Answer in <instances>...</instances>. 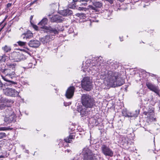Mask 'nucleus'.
Listing matches in <instances>:
<instances>
[{"instance_id":"37998d69","label":"nucleus","mask_w":160,"mask_h":160,"mask_svg":"<svg viewBox=\"0 0 160 160\" xmlns=\"http://www.w3.org/2000/svg\"><path fill=\"white\" fill-rule=\"evenodd\" d=\"M131 112H128L127 117L132 118V115H131Z\"/></svg>"},{"instance_id":"8fccbe9b","label":"nucleus","mask_w":160,"mask_h":160,"mask_svg":"<svg viewBox=\"0 0 160 160\" xmlns=\"http://www.w3.org/2000/svg\"><path fill=\"white\" fill-rule=\"evenodd\" d=\"M89 7L90 8H91L93 10H96V9L95 8V7H94L92 6L89 5Z\"/></svg>"},{"instance_id":"0eeeda50","label":"nucleus","mask_w":160,"mask_h":160,"mask_svg":"<svg viewBox=\"0 0 160 160\" xmlns=\"http://www.w3.org/2000/svg\"><path fill=\"white\" fill-rule=\"evenodd\" d=\"M7 110L9 111H6L5 113L6 116L4 118V121L7 123L14 122L16 121L17 116L13 112L11 107L8 108Z\"/></svg>"},{"instance_id":"ddd939ff","label":"nucleus","mask_w":160,"mask_h":160,"mask_svg":"<svg viewBox=\"0 0 160 160\" xmlns=\"http://www.w3.org/2000/svg\"><path fill=\"white\" fill-rule=\"evenodd\" d=\"M50 21L52 22L59 23L62 22L63 18L59 15H56L49 17Z\"/></svg>"},{"instance_id":"393cba45","label":"nucleus","mask_w":160,"mask_h":160,"mask_svg":"<svg viewBox=\"0 0 160 160\" xmlns=\"http://www.w3.org/2000/svg\"><path fill=\"white\" fill-rule=\"evenodd\" d=\"M2 100H3V102L6 104H7V105L8 107H10V106H11L14 102L11 99H3Z\"/></svg>"},{"instance_id":"cd10ccee","label":"nucleus","mask_w":160,"mask_h":160,"mask_svg":"<svg viewBox=\"0 0 160 160\" xmlns=\"http://www.w3.org/2000/svg\"><path fill=\"white\" fill-rule=\"evenodd\" d=\"M93 4L96 8H101L102 6V3L100 2H95L93 3Z\"/></svg>"},{"instance_id":"0e129e2a","label":"nucleus","mask_w":160,"mask_h":160,"mask_svg":"<svg viewBox=\"0 0 160 160\" xmlns=\"http://www.w3.org/2000/svg\"><path fill=\"white\" fill-rule=\"evenodd\" d=\"M84 5L85 6V4H86V3H84Z\"/></svg>"},{"instance_id":"5701e85b","label":"nucleus","mask_w":160,"mask_h":160,"mask_svg":"<svg viewBox=\"0 0 160 160\" xmlns=\"http://www.w3.org/2000/svg\"><path fill=\"white\" fill-rule=\"evenodd\" d=\"M8 59V57L5 54H4L2 55H0V63L5 62L6 60Z\"/></svg>"},{"instance_id":"3c124183","label":"nucleus","mask_w":160,"mask_h":160,"mask_svg":"<svg viewBox=\"0 0 160 160\" xmlns=\"http://www.w3.org/2000/svg\"><path fill=\"white\" fill-rule=\"evenodd\" d=\"M3 69L1 67H0V74H1V72L3 73Z\"/></svg>"},{"instance_id":"412c9836","label":"nucleus","mask_w":160,"mask_h":160,"mask_svg":"<svg viewBox=\"0 0 160 160\" xmlns=\"http://www.w3.org/2000/svg\"><path fill=\"white\" fill-rule=\"evenodd\" d=\"M89 123L92 124V126H97L99 124V122L95 116L91 117L89 119Z\"/></svg>"},{"instance_id":"39448f33","label":"nucleus","mask_w":160,"mask_h":160,"mask_svg":"<svg viewBox=\"0 0 160 160\" xmlns=\"http://www.w3.org/2000/svg\"><path fill=\"white\" fill-rule=\"evenodd\" d=\"M48 19L45 18H43L38 24L44 32H51L56 33L57 32V30H60L58 28V25L56 26L55 27H52L50 25L45 26L48 24Z\"/></svg>"},{"instance_id":"79ce46f5","label":"nucleus","mask_w":160,"mask_h":160,"mask_svg":"<svg viewBox=\"0 0 160 160\" xmlns=\"http://www.w3.org/2000/svg\"><path fill=\"white\" fill-rule=\"evenodd\" d=\"M32 63H29L28 64V66L27 67V68H32Z\"/></svg>"},{"instance_id":"72a5a7b5","label":"nucleus","mask_w":160,"mask_h":160,"mask_svg":"<svg viewBox=\"0 0 160 160\" xmlns=\"http://www.w3.org/2000/svg\"><path fill=\"white\" fill-rule=\"evenodd\" d=\"M122 113L123 116L127 117L128 112L126 109H123L122 111Z\"/></svg>"},{"instance_id":"13d9d810","label":"nucleus","mask_w":160,"mask_h":160,"mask_svg":"<svg viewBox=\"0 0 160 160\" xmlns=\"http://www.w3.org/2000/svg\"><path fill=\"white\" fill-rule=\"evenodd\" d=\"M119 38L120 39V40L121 41H123V39L122 38H121L120 37H119Z\"/></svg>"},{"instance_id":"2f4dec72","label":"nucleus","mask_w":160,"mask_h":160,"mask_svg":"<svg viewBox=\"0 0 160 160\" xmlns=\"http://www.w3.org/2000/svg\"><path fill=\"white\" fill-rule=\"evenodd\" d=\"M12 128L9 127H0V131H8L12 129Z\"/></svg>"},{"instance_id":"603ef678","label":"nucleus","mask_w":160,"mask_h":160,"mask_svg":"<svg viewBox=\"0 0 160 160\" xmlns=\"http://www.w3.org/2000/svg\"><path fill=\"white\" fill-rule=\"evenodd\" d=\"M21 146L23 149H25V146L24 145H22Z\"/></svg>"},{"instance_id":"6e6552de","label":"nucleus","mask_w":160,"mask_h":160,"mask_svg":"<svg viewBox=\"0 0 160 160\" xmlns=\"http://www.w3.org/2000/svg\"><path fill=\"white\" fill-rule=\"evenodd\" d=\"M92 82L90 78L88 77L84 78L81 81V86L84 90L89 91L92 88Z\"/></svg>"},{"instance_id":"de8ad7c7","label":"nucleus","mask_w":160,"mask_h":160,"mask_svg":"<svg viewBox=\"0 0 160 160\" xmlns=\"http://www.w3.org/2000/svg\"><path fill=\"white\" fill-rule=\"evenodd\" d=\"M12 3H8L7 5V8H9L11 7L12 6Z\"/></svg>"},{"instance_id":"f03ea898","label":"nucleus","mask_w":160,"mask_h":160,"mask_svg":"<svg viewBox=\"0 0 160 160\" xmlns=\"http://www.w3.org/2000/svg\"><path fill=\"white\" fill-rule=\"evenodd\" d=\"M102 58L100 56L93 58L90 63L88 61L85 63V66L83 64L82 71L86 72L87 74H90L94 75L101 68V64L103 62Z\"/></svg>"},{"instance_id":"58836bf2","label":"nucleus","mask_w":160,"mask_h":160,"mask_svg":"<svg viewBox=\"0 0 160 160\" xmlns=\"http://www.w3.org/2000/svg\"><path fill=\"white\" fill-rule=\"evenodd\" d=\"M83 110L80 108H77V111L79 112H80L81 114L82 115H82L83 113H82V112H83V111H82Z\"/></svg>"},{"instance_id":"423d86ee","label":"nucleus","mask_w":160,"mask_h":160,"mask_svg":"<svg viewBox=\"0 0 160 160\" xmlns=\"http://www.w3.org/2000/svg\"><path fill=\"white\" fill-rule=\"evenodd\" d=\"M81 100L82 104L86 108H92L95 105L93 98L88 94L82 95Z\"/></svg>"},{"instance_id":"c756f323","label":"nucleus","mask_w":160,"mask_h":160,"mask_svg":"<svg viewBox=\"0 0 160 160\" xmlns=\"http://www.w3.org/2000/svg\"><path fill=\"white\" fill-rule=\"evenodd\" d=\"M128 138H123L122 140V144L125 145H127L128 144Z\"/></svg>"},{"instance_id":"a878e982","label":"nucleus","mask_w":160,"mask_h":160,"mask_svg":"<svg viewBox=\"0 0 160 160\" xmlns=\"http://www.w3.org/2000/svg\"><path fill=\"white\" fill-rule=\"evenodd\" d=\"M50 6L52 10L51 11L52 13H54V10L58 9V4L57 3L51 4L50 5Z\"/></svg>"},{"instance_id":"c9c22d12","label":"nucleus","mask_w":160,"mask_h":160,"mask_svg":"<svg viewBox=\"0 0 160 160\" xmlns=\"http://www.w3.org/2000/svg\"><path fill=\"white\" fill-rule=\"evenodd\" d=\"M6 134L5 133L3 132H0V139L5 137Z\"/></svg>"},{"instance_id":"dca6fc26","label":"nucleus","mask_w":160,"mask_h":160,"mask_svg":"<svg viewBox=\"0 0 160 160\" xmlns=\"http://www.w3.org/2000/svg\"><path fill=\"white\" fill-rule=\"evenodd\" d=\"M144 113L145 115L147 116L152 121L156 120V118H154V109L153 108H152L150 110L147 112H144Z\"/></svg>"},{"instance_id":"5fc2aeb1","label":"nucleus","mask_w":160,"mask_h":160,"mask_svg":"<svg viewBox=\"0 0 160 160\" xmlns=\"http://www.w3.org/2000/svg\"><path fill=\"white\" fill-rule=\"evenodd\" d=\"M36 2V1L35 0V1H33V2H31L30 4L31 5H32L33 4Z\"/></svg>"},{"instance_id":"052dcab7","label":"nucleus","mask_w":160,"mask_h":160,"mask_svg":"<svg viewBox=\"0 0 160 160\" xmlns=\"http://www.w3.org/2000/svg\"><path fill=\"white\" fill-rule=\"evenodd\" d=\"M51 15L50 14H49L48 15V17H50L51 16Z\"/></svg>"},{"instance_id":"c85d7f7f","label":"nucleus","mask_w":160,"mask_h":160,"mask_svg":"<svg viewBox=\"0 0 160 160\" xmlns=\"http://www.w3.org/2000/svg\"><path fill=\"white\" fill-rule=\"evenodd\" d=\"M9 154L6 151H4L2 153V154L0 155V158H4L8 157Z\"/></svg>"},{"instance_id":"bf43d9fd","label":"nucleus","mask_w":160,"mask_h":160,"mask_svg":"<svg viewBox=\"0 0 160 160\" xmlns=\"http://www.w3.org/2000/svg\"><path fill=\"white\" fill-rule=\"evenodd\" d=\"M70 150H66L65 151H67L68 152H70Z\"/></svg>"},{"instance_id":"473e14b6","label":"nucleus","mask_w":160,"mask_h":160,"mask_svg":"<svg viewBox=\"0 0 160 160\" xmlns=\"http://www.w3.org/2000/svg\"><path fill=\"white\" fill-rule=\"evenodd\" d=\"M139 113V111L138 110H136L135 112H131V115L132 116V117L136 118L137 117Z\"/></svg>"},{"instance_id":"c03bdc74","label":"nucleus","mask_w":160,"mask_h":160,"mask_svg":"<svg viewBox=\"0 0 160 160\" xmlns=\"http://www.w3.org/2000/svg\"><path fill=\"white\" fill-rule=\"evenodd\" d=\"M3 23H2L1 25L0 26V27H1V29H2L4 28V27L5 26V25H6V23H4V24H2Z\"/></svg>"},{"instance_id":"4d7b16f0","label":"nucleus","mask_w":160,"mask_h":160,"mask_svg":"<svg viewBox=\"0 0 160 160\" xmlns=\"http://www.w3.org/2000/svg\"><path fill=\"white\" fill-rule=\"evenodd\" d=\"M32 18H33V16L31 15L30 17V20H31L32 19Z\"/></svg>"},{"instance_id":"ea45409f","label":"nucleus","mask_w":160,"mask_h":160,"mask_svg":"<svg viewBox=\"0 0 160 160\" xmlns=\"http://www.w3.org/2000/svg\"><path fill=\"white\" fill-rule=\"evenodd\" d=\"M105 15H107L108 16V17H107L106 16H105V17L107 19H109V14H110L111 13L108 12V11H107L106 12H105Z\"/></svg>"},{"instance_id":"69168bd1","label":"nucleus","mask_w":160,"mask_h":160,"mask_svg":"<svg viewBox=\"0 0 160 160\" xmlns=\"http://www.w3.org/2000/svg\"><path fill=\"white\" fill-rule=\"evenodd\" d=\"M65 146H67L66 145H65Z\"/></svg>"},{"instance_id":"6ab92c4d","label":"nucleus","mask_w":160,"mask_h":160,"mask_svg":"<svg viewBox=\"0 0 160 160\" xmlns=\"http://www.w3.org/2000/svg\"><path fill=\"white\" fill-rule=\"evenodd\" d=\"M59 13L62 16H67L71 15L72 12L70 10L66 9L60 11Z\"/></svg>"},{"instance_id":"a19ab883","label":"nucleus","mask_w":160,"mask_h":160,"mask_svg":"<svg viewBox=\"0 0 160 160\" xmlns=\"http://www.w3.org/2000/svg\"><path fill=\"white\" fill-rule=\"evenodd\" d=\"M6 83L4 84H3L1 80H0V89H1L4 86L6 85Z\"/></svg>"},{"instance_id":"f8f14e48","label":"nucleus","mask_w":160,"mask_h":160,"mask_svg":"<svg viewBox=\"0 0 160 160\" xmlns=\"http://www.w3.org/2000/svg\"><path fill=\"white\" fill-rule=\"evenodd\" d=\"M102 153L106 156L112 157L113 156V152L112 150L105 145H103L101 147Z\"/></svg>"},{"instance_id":"f3484780","label":"nucleus","mask_w":160,"mask_h":160,"mask_svg":"<svg viewBox=\"0 0 160 160\" xmlns=\"http://www.w3.org/2000/svg\"><path fill=\"white\" fill-rule=\"evenodd\" d=\"M29 46L31 47L37 48L40 45V42L39 41L36 40H30L28 43Z\"/></svg>"},{"instance_id":"b1692460","label":"nucleus","mask_w":160,"mask_h":160,"mask_svg":"<svg viewBox=\"0 0 160 160\" xmlns=\"http://www.w3.org/2000/svg\"><path fill=\"white\" fill-rule=\"evenodd\" d=\"M2 49L5 53L10 52L11 50V47L7 45L2 47Z\"/></svg>"},{"instance_id":"7c9ffc66","label":"nucleus","mask_w":160,"mask_h":160,"mask_svg":"<svg viewBox=\"0 0 160 160\" xmlns=\"http://www.w3.org/2000/svg\"><path fill=\"white\" fill-rule=\"evenodd\" d=\"M76 16L82 18H84L86 17V14L83 13H77Z\"/></svg>"},{"instance_id":"e433bc0d","label":"nucleus","mask_w":160,"mask_h":160,"mask_svg":"<svg viewBox=\"0 0 160 160\" xmlns=\"http://www.w3.org/2000/svg\"><path fill=\"white\" fill-rule=\"evenodd\" d=\"M32 26L33 28L36 30H41V28H40V27H38L36 25H33ZM42 30H41V31Z\"/></svg>"},{"instance_id":"f257e3e1","label":"nucleus","mask_w":160,"mask_h":160,"mask_svg":"<svg viewBox=\"0 0 160 160\" xmlns=\"http://www.w3.org/2000/svg\"><path fill=\"white\" fill-rule=\"evenodd\" d=\"M99 76L101 79H104L107 82L108 85L112 87L121 86L124 82L120 74L118 72H113L111 70L108 71L103 69H102Z\"/></svg>"},{"instance_id":"7ed1b4c3","label":"nucleus","mask_w":160,"mask_h":160,"mask_svg":"<svg viewBox=\"0 0 160 160\" xmlns=\"http://www.w3.org/2000/svg\"><path fill=\"white\" fill-rule=\"evenodd\" d=\"M16 64L15 63L8 64V68L3 69V74L1 77L2 79L5 81H6L7 86H10L12 85L17 84V82L12 81L11 79L15 77V72Z\"/></svg>"},{"instance_id":"20e7f679","label":"nucleus","mask_w":160,"mask_h":160,"mask_svg":"<svg viewBox=\"0 0 160 160\" xmlns=\"http://www.w3.org/2000/svg\"><path fill=\"white\" fill-rule=\"evenodd\" d=\"M82 153L84 160H102L100 155L93 153L87 147L83 148Z\"/></svg>"},{"instance_id":"1a4fd4ad","label":"nucleus","mask_w":160,"mask_h":160,"mask_svg":"<svg viewBox=\"0 0 160 160\" xmlns=\"http://www.w3.org/2000/svg\"><path fill=\"white\" fill-rule=\"evenodd\" d=\"M60 30H57V32L54 33L53 32H48L46 33H49V35L46 36L45 37L40 38V41L43 44L47 43L51 40H53L55 36L58 34Z\"/></svg>"},{"instance_id":"a18cd8bd","label":"nucleus","mask_w":160,"mask_h":160,"mask_svg":"<svg viewBox=\"0 0 160 160\" xmlns=\"http://www.w3.org/2000/svg\"><path fill=\"white\" fill-rule=\"evenodd\" d=\"M78 9L79 10L82 11L85 10V8L83 7H78Z\"/></svg>"},{"instance_id":"9d476101","label":"nucleus","mask_w":160,"mask_h":160,"mask_svg":"<svg viewBox=\"0 0 160 160\" xmlns=\"http://www.w3.org/2000/svg\"><path fill=\"white\" fill-rule=\"evenodd\" d=\"M5 94L9 96L15 97L18 96L19 92L16 90L12 88H7L3 89Z\"/></svg>"},{"instance_id":"864d4df0","label":"nucleus","mask_w":160,"mask_h":160,"mask_svg":"<svg viewBox=\"0 0 160 160\" xmlns=\"http://www.w3.org/2000/svg\"><path fill=\"white\" fill-rule=\"evenodd\" d=\"M90 26H91V22H95V21H94V20H90Z\"/></svg>"},{"instance_id":"2eb2a0df","label":"nucleus","mask_w":160,"mask_h":160,"mask_svg":"<svg viewBox=\"0 0 160 160\" xmlns=\"http://www.w3.org/2000/svg\"><path fill=\"white\" fill-rule=\"evenodd\" d=\"M74 90L75 88L73 86H71L68 88L65 94L66 98L68 99L71 98L73 95Z\"/></svg>"},{"instance_id":"4c0bfd02","label":"nucleus","mask_w":160,"mask_h":160,"mask_svg":"<svg viewBox=\"0 0 160 160\" xmlns=\"http://www.w3.org/2000/svg\"><path fill=\"white\" fill-rule=\"evenodd\" d=\"M60 142L58 143V145L59 147H62L63 146H64V144L63 143V141L62 140H60Z\"/></svg>"},{"instance_id":"4be33fe9","label":"nucleus","mask_w":160,"mask_h":160,"mask_svg":"<svg viewBox=\"0 0 160 160\" xmlns=\"http://www.w3.org/2000/svg\"><path fill=\"white\" fill-rule=\"evenodd\" d=\"M75 137V136L70 134L69 136L67 137L64 139V141L66 143H70L72 141V140L74 139Z\"/></svg>"},{"instance_id":"bb28decb","label":"nucleus","mask_w":160,"mask_h":160,"mask_svg":"<svg viewBox=\"0 0 160 160\" xmlns=\"http://www.w3.org/2000/svg\"><path fill=\"white\" fill-rule=\"evenodd\" d=\"M3 103H2L0 104V109L1 110H3L4 109H6L5 110V113H6V111H9L8 110H7L8 109V107L7 105V104H6L5 103L3 102Z\"/></svg>"},{"instance_id":"4468645a","label":"nucleus","mask_w":160,"mask_h":160,"mask_svg":"<svg viewBox=\"0 0 160 160\" xmlns=\"http://www.w3.org/2000/svg\"><path fill=\"white\" fill-rule=\"evenodd\" d=\"M105 64L106 66H108L112 71L113 70L117 68L118 67V65L116 62L112 61L111 60L107 61Z\"/></svg>"},{"instance_id":"a211bd4d","label":"nucleus","mask_w":160,"mask_h":160,"mask_svg":"<svg viewBox=\"0 0 160 160\" xmlns=\"http://www.w3.org/2000/svg\"><path fill=\"white\" fill-rule=\"evenodd\" d=\"M146 86L148 88L154 92L156 93H157L159 96V91L157 87L154 85L149 82H147L146 83Z\"/></svg>"},{"instance_id":"680f3d73","label":"nucleus","mask_w":160,"mask_h":160,"mask_svg":"<svg viewBox=\"0 0 160 160\" xmlns=\"http://www.w3.org/2000/svg\"><path fill=\"white\" fill-rule=\"evenodd\" d=\"M2 29H1V28H0V32L2 31Z\"/></svg>"},{"instance_id":"9b49d317","label":"nucleus","mask_w":160,"mask_h":160,"mask_svg":"<svg viewBox=\"0 0 160 160\" xmlns=\"http://www.w3.org/2000/svg\"><path fill=\"white\" fill-rule=\"evenodd\" d=\"M23 56L22 54H18L16 52H13L11 53L8 58L14 60L16 62H20L23 59Z\"/></svg>"},{"instance_id":"6e6d98bb","label":"nucleus","mask_w":160,"mask_h":160,"mask_svg":"<svg viewBox=\"0 0 160 160\" xmlns=\"http://www.w3.org/2000/svg\"><path fill=\"white\" fill-rule=\"evenodd\" d=\"M25 152H26V153H28V152H29V151L28 150H26L25 151Z\"/></svg>"},{"instance_id":"49530a36","label":"nucleus","mask_w":160,"mask_h":160,"mask_svg":"<svg viewBox=\"0 0 160 160\" xmlns=\"http://www.w3.org/2000/svg\"><path fill=\"white\" fill-rule=\"evenodd\" d=\"M64 106H69L71 104V103H70V102H68V103L64 102Z\"/></svg>"},{"instance_id":"aec40b11","label":"nucleus","mask_w":160,"mask_h":160,"mask_svg":"<svg viewBox=\"0 0 160 160\" xmlns=\"http://www.w3.org/2000/svg\"><path fill=\"white\" fill-rule=\"evenodd\" d=\"M21 37L23 39L31 38L32 37V33L30 30H28L26 33L22 34Z\"/></svg>"},{"instance_id":"f704fd0d","label":"nucleus","mask_w":160,"mask_h":160,"mask_svg":"<svg viewBox=\"0 0 160 160\" xmlns=\"http://www.w3.org/2000/svg\"><path fill=\"white\" fill-rule=\"evenodd\" d=\"M18 45L20 46H25L26 42H22L21 41H19L17 42Z\"/></svg>"},{"instance_id":"e2e57ef3","label":"nucleus","mask_w":160,"mask_h":160,"mask_svg":"<svg viewBox=\"0 0 160 160\" xmlns=\"http://www.w3.org/2000/svg\"><path fill=\"white\" fill-rule=\"evenodd\" d=\"M27 83V82H25L24 83V84H26V83Z\"/></svg>"},{"instance_id":"09e8293b","label":"nucleus","mask_w":160,"mask_h":160,"mask_svg":"<svg viewBox=\"0 0 160 160\" xmlns=\"http://www.w3.org/2000/svg\"><path fill=\"white\" fill-rule=\"evenodd\" d=\"M105 0L111 4H112L113 3V0Z\"/></svg>"}]
</instances>
